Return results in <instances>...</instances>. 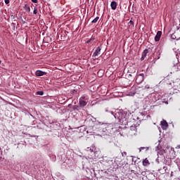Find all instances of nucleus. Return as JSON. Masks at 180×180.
Here are the masks:
<instances>
[{
  "label": "nucleus",
  "instance_id": "4468645a",
  "mask_svg": "<svg viewBox=\"0 0 180 180\" xmlns=\"http://www.w3.org/2000/svg\"><path fill=\"white\" fill-rule=\"evenodd\" d=\"M143 165L144 167H147V165H150V162H148V160L145 159V160L143 161Z\"/></svg>",
  "mask_w": 180,
  "mask_h": 180
},
{
  "label": "nucleus",
  "instance_id": "9d476101",
  "mask_svg": "<svg viewBox=\"0 0 180 180\" xmlns=\"http://www.w3.org/2000/svg\"><path fill=\"white\" fill-rule=\"evenodd\" d=\"M110 6L112 11H115L116 8H117V3H116V1H112L110 4Z\"/></svg>",
  "mask_w": 180,
  "mask_h": 180
},
{
  "label": "nucleus",
  "instance_id": "1a4fd4ad",
  "mask_svg": "<svg viewBox=\"0 0 180 180\" xmlns=\"http://www.w3.org/2000/svg\"><path fill=\"white\" fill-rule=\"evenodd\" d=\"M101 50H102V49H101L100 46L97 47V49H96V51H95L94 53H93V57H96V56H98V55L99 54V53H101Z\"/></svg>",
  "mask_w": 180,
  "mask_h": 180
},
{
  "label": "nucleus",
  "instance_id": "a878e982",
  "mask_svg": "<svg viewBox=\"0 0 180 180\" xmlns=\"http://www.w3.org/2000/svg\"><path fill=\"white\" fill-rule=\"evenodd\" d=\"M176 149H179V148H180V145H177V146H176Z\"/></svg>",
  "mask_w": 180,
  "mask_h": 180
},
{
  "label": "nucleus",
  "instance_id": "f257e3e1",
  "mask_svg": "<svg viewBox=\"0 0 180 180\" xmlns=\"http://www.w3.org/2000/svg\"><path fill=\"white\" fill-rule=\"evenodd\" d=\"M110 113L114 116L115 119H118L119 122H122V120L124 119V114H123V112L119 110H117L115 114H113L112 111H111Z\"/></svg>",
  "mask_w": 180,
  "mask_h": 180
},
{
  "label": "nucleus",
  "instance_id": "ddd939ff",
  "mask_svg": "<svg viewBox=\"0 0 180 180\" xmlns=\"http://www.w3.org/2000/svg\"><path fill=\"white\" fill-rule=\"evenodd\" d=\"M98 124H101V126H103V127H105V130H103V131H106V129L108 128V126H109L108 123H102V122H98Z\"/></svg>",
  "mask_w": 180,
  "mask_h": 180
},
{
  "label": "nucleus",
  "instance_id": "6e6552de",
  "mask_svg": "<svg viewBox=\"0 0 180 180\" xmlns=\"http://www.w3.org/2000/svg\"><path fill=\"white\" fill-rule=\"evenodd\" d=\"M162 34V32L158 31L155 37V41H160V39H161V36Z\"/></svg>",
  "mask_w": 180,
  "mask_h": 180
},
{
  "label": "nucleus",
  "instance_id": "39448f33",
  "mask_svg": "<svg viewBox=\"0 0 180 180\" xmlns=\"http://www.w3.org/2000/svg\"><path fill=\"white\" fill-rule=\"evenodd\" d=\"M130 136H136V134L137 133V127L136 125H132L130 127V130L129 131Z\"/></svg>",
  "mask_w": 180,
  "mask_h": 180
},
{
  "label": "nucleus",
  "instance_id": "412c9836",
  "mask_svg": "<svg viewBox=\"0 0 180 180\" xmlns=\"http://www.w3.org/2000/svg\"><path fill=\"white\" fill-rule=\"evenodd\" d=\"M4 2L6 5H8V4H9V0H4Z\"/></svg>",
  "mask_w": 180,
  "mask_h": 180
},
{
  "label": "nucleus",
  "instance_id": "c85d7f7f",
  "mask_svg": "<svg viewBox=\"0 0 180 180\" xmlns=\"http://www.w3.org/2000/svg\"><path fill=\"white\" fill-rule=\"evenodd\" d=\"M129 75L130 77H131V74H129Z\"/></svg>",
  "mask_w": 180,
  "mask_h": 180
},
{
  "label": "nucleus",
  "instance_id": "f03ea898",
  "mask_svg": "<svg viewBox=\"0 0 180 180\" xmlns=\"http://www.w3.org/2000/svg\"><path fill=\"white\" fill-rule=\"evenodd\" d=\"M89 101V97L88 96H82L79 98V105L82 108H84V106H86V104L88 103V101Z\"/></svg>",
  "mask_w": 180,
  "mask_h": 180
},
{
  "label": "nucleus",
  "instance_id": "b1692460",
  "mask_svg": "<svg viewBox=\"0 0 180 180\" xmlns=\"http://www.w3.org/2000/svg\"><path fill=\"white\" fill-rule=\"evenodd\" d=\"M145 88H146V89H150V86L146 85V86H145Z\"/></svg>",
  "mask_w": 180,
  "mask_h": 180
},
{
  "label": "nucleus",
  "instance_id": "4be33fe9",
  "mask_svg": "<svg viewBox=\"0 0 180 180\" xmlns=\"http://www.w3.org/2000/svg\"><path fill=\"white\" fill-rule=\"evenodd\" d=\"M129 25H134V22L132 20H130L129 22Z\"/></svg>",
  "mask_w": 180,
  "mask_h": 180
},
{
  "label": "nucleus",
  "instance_id": "cd10ccee",
  "mask_svg": "<svg viewBox=\"0 0 180 180\" xmlns=\"http://www.w3.org/2000/svg\"><path fill=\"white\" fill-rule=\"evenodd\" d=\"M105 112H109V110H108V108H106Z\"/></svg>",
  "mask_w": 180,
  "mask_h": 180
},
{
  "label": "nucleus",
  "instance_id": "dca6fc26",
  "mask_svg": "<svg viewBox=\"0 0 180 180\" xmlns=\"http://www.w3.org/2000/svg\"><path fill=\"white\" fill-rule=\"evenodd\" d=\"M99 20V17H96L92 21L91 23H96Z\"/></svg>",
  "mask_w": 180,
  "mask_h": 180
},
{
  "label": "nucleus",
  "instance_id": "2eb2a0df",
  "mask_svg": "<svg viewBox=\"0 0 180 180\" xmlns=\"http://www.w3.org/2000/svg\"><path fill=\"white\" fill-rule=\"evenodd\" d=\"M24 9L27 11V12H30V6H29V5L25 4L24 6Z\"/></svg>",
  "mask_w": 180,
  "mask_h": 180
},
{
  "label": "nucleus",
  "instance_id": "bb28decb",
  "mask_svg": "<svg viewBox=\"0 0 180 180\" xmlns=\"http://www.w3.org/2000/svg\"><path fill=\"white\" fill-rule=\"evenodd\" d=\"M22 23L25 25V23H26V22L25 21H24L23 20H22Z\"/></svg>",
  "mask_w": 180,
  "mask_h": 180
},
{
  "label": "nucleus",
  "instance_id": "0eeeda50",
  "mask_svg": "<svg viewBox=\"0 0 180 180\" xmlns=\"http://www.w3.org/2000/svg\"><path fill=\"white\" fill-rule=\"evenodd\" d=\"M46 74H47V72H43L41 70H37L35 72V75L37 77H43V75H46Z\"/></svg>",
  "mask_w": 180,
  "mask_h": 180
},
{
  "label": "nucleus",
  "instance_id": "9b49d317",
  "mask_svg": "<svg viewBox=\"0 0 180 180\" xmlns=\"http://www.w3.org/2000/svg\"><path fill=\"white\" fill-rule=\"evenodd\" d=\"M147 54H148V49H145L142 53L141 60H144L147 56Z\"/></svg>",
  "mask_w": 180,
  "mask_h": 180
},
{
  "label": "nucleus",
  "instance_id": "f3484780",
  "mask_svg": "<svg viewBox=\"0 0 180 180\" xmlns=\"http://www.w3.org/2000/svg\"><path fill=\"white\" fill-rule=\"evenodd\" d=\"M37 95H41V96L44 95V92H43V91H37Z\"/></svg>",
  "mask_w": 180,
  "mask_h": 180
},
{
  "label": "nucleus",
  "instance_id": "5701e85b",
  "mask_svg": "<svg viewBox=\"0 0 180 180\" xmlns=\"http://www.w3.org/2000/svg\"><path fill=\"white\" fill-rule=\"evenodd\" d=\"M32 2H33V4H37V0H32Z\"/></svg>",
  "mask_w": 180,
  "mask_h": 180
},
{
  "label": "nucleus",
  "instance_id": "aec40b11",
  "mask_svg": "<svg viewBox=\"0 0 180 180\" xmlns=\"http://www.w3.org/2000/svg\"><path fill=\"white\" fill-rule=\"evenodd\" d=\"M141 150H146L147 151L148 150V147H141Z\"/></svg>",
  "mask_w": 180,
  "mask_h": 180
},
{
  "label": "nucleus",
  "instance_id": "6ab92c4d",
  "mask_svg": "<svg viewBox=\"0 0 180 180\" xmlns=\"http://www.w3.org/2000/svg\"><path fill=\"white\" fill-rule=\"evenodd\" d=\"M33 13L34 15H37V8H34Z\"/></svg>",
  "mask_w": 180,
  "mask_h": 180
},
{
  "label": "nucleus",
  "instance_id": "7c9ffc66",
  "mask_svg": "<svg viewBox=\"0 0 180 180\" xmlns=\"http://www.w3.org/2000/svg\"><path fill=\"white\" fill-rule=\"evenodd\" d=\"M0 153H1V150H0Z\"/></svg>",
  "mask_w": 180,
  "mask_h": 180
},
{
  "label": "nucleus",
  "instance_id": "393cba45",
  "mask_svg": "<svg viewBox=\"0 0 180 180\" xmlns=\"http://www.w3.org/2000/svg\"><path fill=\"white\" fill-rule=\"evenodd\" d=\"M11 19H15V15H11Z\"/></svg>",
  "mask_w": 180,
  "mask_h": 180
},
{
  "label": "nucleus",
  "instance_id": "c756f323",
  "mask_svg": "<svg viewBox=\"0 0 180 180\" xmlns=\"http://www.w3.org/2000/svg\"><path fill=\"white\" fill-rule=\"evenodd\" d=\"M2 63V61L0 60V64Z\"/></svg>",
  "mask_w": 180,
  "mask_h": 180
},
{
  "label": "nucleus",
  "instance_id": "20e7f679",
  "mask_svg": "<svg viewBox=\"0 0 180 180\" xmlns=\"http://www.w3.org/2000/svg\"><path fill=\"white\" fill-rule=\"evenodd\" d=\"M144 81V73H141L136 75V84H141Z\"/></svg>",
  "mask_w": 180,
  "mask_h": 180
},
{
  "label": "nucleus",
  "instance_id": "423d86ee",
  "mask_svg": "<svg viewBox=\"0 0 180 180\" xmlns=\"http://www.w3.org/2000/svg\"><path fill=\"white\" fill-rule=\"evenodd\" d=\"M161 126H162V130H167V129H168V122H167L166 120H163L161 122Z\"/></svg>",
  "mask_w": 180,
  "mask_h": 180
},
{
  "label": "nucleus",
  "instance_id": "f8f14e48",
  "mask_svg": "<svg viewBox=\"0 0 180 180\" xmlns=\"http://www.w3.org/2000/svg\"><path fill=\"white\" fill-rule=\"evenodd\" d=\"M86 133L88 134H95V132H94V128L88 127Z\"/></svg>",
  "mask_w": 180,
  "mask_h": 180
},
{
  "label": "nucleus",
  "instance_id": "7ed1b4c3",
  "mask_svg": "<svg viewBox=\"0 0 180 180\" xmlns=\"http://www.w3.org/2000/svg\"><path fill=\"white\" fill-rule=\"evenodd\" d=\"M164 153H165V150H160L158 153V158L156 159V162H158V164H160V161H164L165 158L162 156Z\"/></svg>",
  "mask_w": 180,
  "mask_h": 180
},
{
  "label": "nucleus",
  "instance_id": "a211bd4d",
  "mask_svg": "<svg viewBox=\"0 0 180 180\" xmlns=\"http://www.w3.org/2000/svg\"><path fill=\"white\" fill-rule=\"evenodd\" d=\"M171 39H172L173 40H175V39H176V35H175V34H172L171 35Z\"/></svg>",
  "mask_w": 180,
  "mask_h": 180
}]
</instances>
